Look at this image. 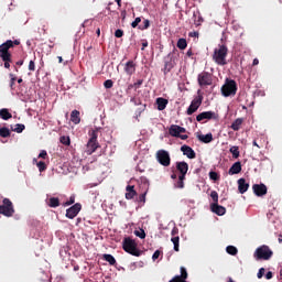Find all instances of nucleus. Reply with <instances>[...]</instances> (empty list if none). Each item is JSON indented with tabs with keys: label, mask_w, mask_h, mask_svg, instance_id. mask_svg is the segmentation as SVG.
I'll return each mask as SVG.
<instances>
[{
	"label": "nucleus",
	"mask_w": 282,
	"mask_h": 282,
	"mask_svg": "<svg viewBox=\"0 0 282 282\" xmlns=\"http://www.w3.org/2000/svg\"><path fill=\"white\" fill-rule=\"evenodd\" d=\"M177 232H180V229H177L176 227H174L171 231L172 237H176L175 235H177Z\"/></svg>",
	"instance_id": "nucleus-58"
},
{
	"label": "nucleus",
	"mask_w": 282,
	"mask_h": 282,
	"mask_svg": "<svg viewBox=\"0 0 282 282\" xmlns=\"http://www.w3.org/2000/svg\"><path fill=\"white\" fill-rule=\"evenodd\" d=\"M149 28H151V21L144 19L143 24H140L138 26V30L144 31V30H149Z\"/></svg>",
	"instance_id": "nucleus-35"
},
{
	"label": "nucleus",
	"mask_w": 282,
	"mask_h": 282,
	"mask_svg": "<svg viewBox=\"0 0 282 282\" xmlns=\"http://www.w3.org/2000/svg\"><path fill=\"white\" fill-rule=\"evenodd\" d=\"M142 83H144V80L143 79H139L137 83L133 84L132 87L134 89H140V86L142 85Z\"/></svg>",
	"instance_id": "nucleus-56"
},
{
	"label": "nucleus",
	"mask_w": 282,
	"mask_h": 282,
	"mask_svg": "<svg viewBox=\"0 0 282 282\" xmlns=\"http://www.w3.org/2000/svg\"><path fill=\"white\" fill-rule=\"evenodd\" d=\"M142 23V18H135L134 21L131 23V28H138Z\"/></svg>",
	"instance_id": "nucleus-48"
},
{
	"label": "nucleus",
	"mask_w": 282,
	"mask_h": 282,
	"mask_svg": "<svg viewBox=\"0 0 282 282\" xmlns=\"http://www.w3.org/2000/svg\"><path fill=\"white\" fill-rule=\"evenodd\" d=\"M82 209L83 205H80V203H76L66 210V217L68 219H74L75 217H77L78 213H80Z\"/></svg>",
	"instance_id": "nucleus-11"
},
{
	"label": "nucleus",
	"mask_w": 282,
	"mask_h": 282,
	"mask_svg": "<svg viewBox=\"0 0 282 282\" xmlns=\"http://www.w3.org/2000/svg\"><path fill=\"white\" fill-rule=\"evenodd\" d=\"M203 100H204V97L202 95L196 96L192 100L189 107L186 110L187 116H193V113H195V111H197V109H199V107H202Z\"/></svg>",
	"instance_id": "nucleus-9"
},
{
	"label": "nucleus",
	"mask_w": 282,
	"mask_h": 282,
	"mask_svg": "<svg viewBox=\"0 0 282 282\" xmlns=\"http://www.w3.org/2000/svg\"><path fill=\"white\" fill-rule=\"evenodd\" d=\"M169 282H186V280L180 278V275H175L172 280H170Z\"/></svg>",
	"instance_id": "nucleus-52"
},
{
	"label": "nucleus",
	"mask_w": 282,
	"mask_h": 282,
	"mask_svg": "<svg viewBox=\"0 0 282 282\" xmlns=\"http://www.w3.org/2000/svg\"><path fill=\"white\" fill-rule=\"evenodd\" d=\"M230 153L232 154V158L237 160L239 158V147L234 145L230 148Z\"/></svg>",
	"instance_id": "nucleus-36"
},
{
	"label": "nucleus",
	"mask_w": 282,
	"mask_h": 282,
	"mask_svg": "<svg viewBox=\"0 0 282 282\" xmlns=\"http://www.w3.org/2000/svg\"><path fill=\"white\" fill-rule=\"evenodd\" d=\"M218 116L214 111H204L196 116L197 122H204V120H217Z\"/></svg>",
	"instance_id": "nucleus-12"
},
{
	"label": "nucleus",
	"mask_w": 282,
	"mask_h": 282,
	"mask_svg": "<svg viewBox=\"0 0 282 282\" xmlns=\"http://www.w3.org/2000/svg\"><path fill=\"white\" fill-rule=\"evenodd\" d=\"M228 56V46L226 44H219L217 48L214 50L213 61L216 65L224 67V65H228V61L226 57Z\"/></svg>",
	"instance_id": "nucleus-2"
},
{
	"label": "nucleus",
	"mask_w": 282,
	"mask_h": 282,
	"mask_svg": "<svg viewBox=\"0 0 282 282\" xmlns=\"http://www.w3.org/2000/svg\"><path fill=\"white\" fill-rule=\"evenodd\" d=\"M197 139L204 144H210V142H213V133L209 132L207 134H198Z\"/></svg>",
	"instance_id": "nucleus-23"
},
{
	"label": "nucleus",
	"mask_w": 282,
	"mask_h": 282,
	"mask_svg": "<svg viewBox=\"0 0 282 282\" xmlns=\"http://www.w3.org/2000/svg\"><path fill=\"white\" fill-rule=\"evenodd\" d=\"M181 279L186 281L188 279V272L186 271V268L181 267V275H178Z\"/></svg>",
	"instance_id": "nucleus-43"
},
{
	"label": "nucleus",
	"mask_w": 282,
	"mask_h": 282,
	"mask_svg": "<svg viewBox=\"0 0 282 282\" xmlns=\"http://www.w3.org/2000/svg\"><path fill=\"white\" fill-rule=\"evenodd\" d=\"M176 47H178V50H186V47H188V43L186 42V39L184 37L178 39L176 43Z\"/></svg>",
	"instance_id": "nucleus-31"
},
{
	"label": "nucleus",
	"mask_w": 282,
	"mask_h": 282,
	"mask_svg": "<svg viewBox=\"0 0 282 282\" xmlns=\"http://www.w3.org/2000/svg\"><path fill=\"white\" fill-rule=\"evenodd\" d=\"M156 160L161 166H171V154L166 150H159L156 152Z\"/></svg>",
	"instance_id": "nucleus-8"
},
{
	"label": "nucleus",
	"mask_w": 282,
	"mask_h": 282,
	"mask_svg": "<svg viewBox=\"0 0 282 282\" xmlns=\"http://www.w3.org/2000/svg\"><path fill=\"white\" fill-rule=\"evenodd\" d=\"M197 80L200 87L213 85V75H210L208 72H203L198 74Z\"/></svg>",
	"instance_id": "nucleus-10"
},
{
	"label": "nucleus",
	"mask_w": 282,
	"mask_h": 282,
	"mask_svg": "<svg viewBox=\"0 0 282 282\" xmlns=\"http://www.w3.org/2000/svg\"><path fill=\"white\" fill-rule=\"evenodd\" d=\"M181 151H182L183 155H186V158H188V160H195L197 158L195 150H193V148H191L188 145H183L181 148Z\"/></svg>",
	"instance_id": "nucleus-16"
},
{
	"label": "nucleus",
	"mask_w": 282,
	"mask_h": 282,
	"mask_svg": "<svg viewBox=\"0 0 282 282\" xmlns=\"http://www.w3.org/2000/svg\"><path fill=\"white\" fill-rule=\"evenodd\" d=\"M178 138L181 140H188V137L186 134H178Z\"/></svg>",
	"instance_id": "nucleus-61"
},
{
	"label": "nucleus",
	"mask_w": 282,
	"mask_h": 282,
	"mask_svg": "<svg viewBox=\"0 0 282 282\" xmlns=\"http://www.w3.org/2000/svg\"><path fill=\"white\" fill-rule=\"evenodd\" d=\"M100 148V143L98 141H88L86 144L85 153L91 155L96 153V151Z\"/></svg>",
	"instance_id": "nucleus-15"
},
{
	"label": "nucleus",
	"mask_w": 282,
	"mask_h": 282,
	"mask_svg": "<svg viewBox=\"0 0 282 282\" xmlns=\"http://www.w3.org/2000/svg\"><path fill=\"white\" fill-rule=\"evenodd\" d=\"M272 254H274V252H272L270 247L265 245L257 248L254 251V258L257 261H270V259H272Z\"/></svg>",
	"instance_id": "nucleus-5"
},
{
	"label": "nucleus",
	"mask_w": 282,
	"mask_h": 282,
	"mask_svg": "<svg viewBox=\"0 0 282 282\" xmlns=\"http://www.w3.org/2000/svg\"><path fill=\"white\" fill-rule=\"evenodd\" d=\"M17 45H21V41L7 40L0 45V58L4 63L6 69H10V64L12 63V53H10V50Z\"/></svg>",
	"instance_id": "nucleus-1"
},
{
	"label": "nucleus",
	"mask_w": 282,
	"mask_h": 282,
	"mask_svg": "<svg viewBox=\"0 0 282 282\" xmlns=\"http://www.w3.org/2000/svg\"><path fill=\"white\" fill-rule=\"evenodd\" d=\"M59 141L62 144H64L65 147H69V144H72V140L69 139V137H61Z\"/></svg>",
	"instance_id": "nucleus-41"
},
{
	"label": "nucleus",
	"mask_w": 282,
	"mask_h": 282,
	"mask_svg": "<svg viewBox=\"0 0 282 282\" xmlns=\"http://www.w3.org/2000/svg\"><path fill=\"white\" fill-rule=\"evenodd\" d=\"M124 72L128 76H133L135 74V63L133 61H129L126 63Z\"/></svg>",
	"instance_id": "nucleus-20"
},
{
	"label": "nucleus",
	"mask_w": 282,
	"mask_h": 282,
	"mask_svg": "<svg viewBox=\"0 0 282 282\" xmlns=\"http://www.w3.org/2000/svg\"><path fill=\"white\" fill-rule=\"evenodd\" d=\"M226 252L228 254H231V257H236V254H237V252H239V250H237V247H235V246H228L226 248Z\"/></svg>",
	"instance_id": "nucleus-34"
},
{
	"label": "nucleus",
	"mask_w": 282,
	"mask_h": 282,
	"mask_svg": "<svg viewBox=\"0 0 282 282\" xmlns=\"http://www.w3.org/2000/svg\"><path fill=\"white\" fill-rule=\"evenodd\" d=\"M115 36H116V39H122V36H124V31H122L120 29L116 30Z\"/></svg>",
	"instance_id": "nucleus-50"
},
{
	"label": "nucleus",
	"mask_w": 282,
	"mask_h": 282,
	"mask_svg": "<svg viewBox=\"0 0 282 282\" xmlns=\"http://www.w3.org/2000/svg\"><path fill=\"white\" fill-rule=\"evenodd\" d=\"M104 261H107L110 265H116V258L109 253L102 256Z\"/></svg>",
	"instance_id": "nucleus-30"
},
{
	"label": "nucleus",
	"mask_w": 282,
	"mask_h": 282,
	"mask_svg": "<svg viewBox=\"0 0 282 282\" xmlns=\"http://www.w3.org/2000/svg\"><path fill=\"white\" fill-rule=\"evenodd\" d=\"M184 180H186V176H178V181L175 183V188H184Z\"/></svg>",
	"instance_id": "nucleus-39"
},
{
	"label": "nucleus",
	"mask_w": 282,
	"mask_h": 282,
	"mask_svg": "<svg viewBox=\"0 0 282 282\" xmlns=\"http://www.w3.org/2000/svg\"><path fill=\"white\" fill-rule=\"evenodd\" d=\"M104 87H105L106 89H111V87H113V80L107 79V80L104 83Z\"/></svg>",
	"instance_id": "nucleus-46"
},
{
	"label": "nucleus",
	"mask_w": 282,
	"mask_h": 282,
	"mask_svg": "<svg viewBox=\"0 0 282 282\" xmlns=\"http://www.w3.org/2000/svg\"><path fill=\"white\" fill-rule=\"evenodd\" d=\"M186 56H188V58H191V56H193V48H189V50L186 52Z\"/></svg>",
	"instance_id": "nucleus-60"
},
{
	"label": "nucleus",
	"mask_w": 282,
	"mask_h": 282,
	"mask_svg": "<svg viewBox=\"0 0 282 282\" xmlns=\"http://www.w3.org/2000/svg\"><path fill=\"white\" fill-rule=\"evenodd\" d=\"M252 144H253V147H257L258 149H261V148L263 147V145H259V144L257 143V140H253Z\"/></svg>",
	"instance_id": "nucleus-62"
},
{
	"label": "nucleus",
	"mask_w": 282,
	"mask_h": 282,
	"mask_svg": "<svg viewBox=\"0 0 282 282\" xmlns=\"http://www.w3.org/2000/svg\"><path fill=\"white\" fill-rule=\"evenodd\" d=\"M160 254H162V251H160V250L154 251V253L152 256V260L156 261V259H160Z\"/></svg>",
	"instance_id": "nucleus-54"
},
{
	"label": "nucleus",
	"mask_w": 282,
	"mask_h": 282,
	"mask_svg": "<svg viewBox=\"0 0 282 282\" xmlns=\"http://www.w3.org/2000/svg\"><path fill=\"white\" fill-rule=\"evenodd\" d=\"M229 175H239V173H241V162H236L231 165V167L229 169Z\"/></svg>",
	"instance_id": "nucleus-21"
},
{
	"label": "nucleus",
	"mask_w": 282,
	"mask_h": 282,
	"mask_svg": "<svg viewBox=\"0 0 282 282\" xmlns=\"http://www.w3.org/2000/svg\"><path fill=\"white\" fill-rule=\"evenodd\" d=\"M220 91L225 98L237 96V82L234 79H226L225 84L220 88Z\"/></svg>",
	"instance_id": "nucleus-4"
},
{
	"label": "nucleus",
	"mask_w": 282,
	"mask_h": 282,
	"mask_svg": "<svg viewBox=\"0 0 282 282\" xmlns=\"http://www.w3.org/2000/svg\"><path fill=\"white\" fill-rule=\"evenodd\" d=\"M88 135H89L88 141L98 142V128L89 130Z\"/></svg>",
	"instance_id": "nucleus-27"
},
{
	"label": "nucleus",
	"mask_w": 282,
	"mask_h": 282,
	"mask_svg": "<svg viewBox=\"0 0 282 282\" xmlns=\"http://www.w3.org/2000/svg\"><path fill=\"white\" fill-rule=\"evenodd\" d=\"M170 135L172 138H178L181 133H186V128L177 126V124H172L169 129Z\"/></svg>",
	"instance_id": "nucleus-13"
},
{
	"label": "nucleus",
	"mask_w": 282,
	"mask_h": 282,
	"mask_svg": "<svg viewBox=\"0 0 282 282\" xmlns=\"http://www.w3.org/2000/svg\"><path fill=\"white\" fill-rule=\"evenodd\" d=\"M138 202H140L141 204H145L147 203V192H144L143 194H141L139 196Z\"/></svg>",
	"instance_id": "nucleus-49"
},
{
	"label": "nucleus",
	"mask_w": 282,
	"mask_h": 282,
	"mask_svg": "<svg viewBox=\"0 0 282 282\" xmlns=\"http://www.w3.org/2000/svg\"><path fill=\"white\" fill-rule=\"evenodd\" d=\"M126 199H133V197H135V195H138V192H135V186L133 185H128L126 187Z\"/></svg>",
	"instance_id": "nucleus-22"
},
{
	"label": "nucleus",
	"mask_w": 282,
	"mask_h": 282,
	"mask_svg": "<svg viewBox=\"0 0 282 282\" xmlns=\"http://www.w3.org/2000/svg\"><path fill=\"white\" fill-rule=\"evenodd\" d=\"M180 56V53L177 51H173L172 53H169L167 56L165 57L164 62V73L169 74L175 65H177V58Z\"/></svg>",
	"instance_id": "nucleus-6"
},
{
	"label": "nucleus",
	"mask_w": 282,
	"mask_h": 282,
	"mask_svg": "<svg viewBox=\"0 0 282 282\" xmlns=\"http://www.w3.org/2000/svg\"><path fill=\"white\" fill-rule=\"evenodd\" d=\"M135 237H139V239H147V232L144 229L134 230Z\"/></svg>",
	"instance_id": "nucleus-38"
},
{
	"label": "nucleus",
	"mask_w": 282,
	"mask_h": 282,
	"mask_svg": "<svg viewBox=\"0 0 282 282\" xmlns=\"http://www.w3.org/2000/svg\"><path fill=\"white\" fill-rule=\"evenodd\" d=\"M36 166H37L40 173H43V171H46V170H47V165H46L45 162H43V161L37 162V163H36Z\"/></svg>",
	"instance_id": "nucleus-42"
},
{
	"label": "nucleus",
	"mask_w": 282,
	"mask_h": 282,
	"mask_svg": "<svg viewBox=\"0 0 282 282\" xmlns=\"http://www.w3.org/2000/svg\"><path fill=\"white\" fill-rule=\"evenodd\" d=\"M48 206L50 208H58V206H61V200L58 197H51L48 199Z\"/></svg>",
	"instance_id": "nucleus-29"
},
{
	"label": "nucleus",
	"mask_w": 282,
	"mask_h": 282,
	"mask_svg": "<svg viewBox=\"0 0 282 282\" xmlns=\"http://www.w3.org/2000/svg\"><path fill=\"white\" fill-rule=\"evenodd\" d=\"M145 47H149V42L145 40L142 42V51H144Z\"/></svg>",
	"instance_id": "nucleus-59"
},
{
	"label": "nucleus",
	"mask_w": 282,
	"mask_h": 282,
	"mask_svg": "<svg viewBox=\"0 0 282 282\" xmlns=\"http://www.w3.org/2000/svg\"><path fill=\"white\" fill-rule=\"evenodd\" d=\"M252 65H259V59L254 58Z\"/></svg>",
	"instance_id": "nucleus-64"
},
{
	"label": "nucleus",
	"mask_w": 282,
	"mask_h": 282,
	"mask_svg": "<svg viewBox=\"0 0 282 282\" xmlns=\"http://www.w3.org/2000/svg\"><path fill=\"white\" fill-rule=\"evenodd\" d=\"M39 158H41L42 160H47V151L42 150L39 154Z\"/></svg>",
	"instance_id": "nucleus-55"
},
{
	"label": "nucleus",
	"mask_w": 282,
	"mask_h": 282,
	"mask_svg": "<svg viewBox=\"0 0 282 282\" xmlns=\"http://www.w3.org/2000/svg\"><path fill=\"white\" fill-rule=\"evenodd\" d=\"M263 274H265V269L260 268L257 274L258 279H263Z\"/></svg>",
	"instance_id": "nucleus-53"
},
{
	"label": "nucleus",
	"mask_w": 282,
	"mask_h": 282,
	"mask_svg": "<svg viewBox=\"0 0 282 282\" xmlns=\"http://www.w3.org/2000/svg\"><path fill=\"white\" fill-rule=\"evenodd\" d=\"M172 243H174L175 252H180V236H174L171 238Z\"/></svg>",
	"instance_id": "nucleus-32"
},
{
	"label": "nucleus",
	"mask_w": 282,
	"mask_h": 282,
	"mask_svg": "<svg viewBox=\"0 0 282 282\" xmlns=\"http://www.w3.org/2000/svg\"><path fill=\"white\" fill-rule=\"evenodd\" d=\"M36 69V65L34 63V59H31L30 63H29V70L30 72H35Z\"/></svg>",
	"instance_id": "nucleus-51"
},
{
	"label": "nucleus",
	"mask_w": 282,
	"mask_h": 282,
	"mask_svg": "<svg viewBox=\"0 0 282 282\" xmlns=\"http://www.w3.org/2000/svg\"><path fill=\"white\" fill-rule=\"evenodd\" d=\"M0 215L4 217H12L14 215V205L10 198H3L2 205H0Z\"/></svg>",
	"instance_id": "nucleus-7"
},
{
	"label": "nucleus",
	"mask_w": 282,
	"mask_h": 282,
	"mask_svg": "<svg viewBox=\"0 0 282 282\" xmlns=\"http://www.w3.org/2000/svg\"><path fill=\"white\" fill-rule=\"evenodd\" d=\"M248 188H250V184H248L246 182V178H239L238 180V191L241 195H243V193L248 192Z\"/></svg>",
	"instance_id": "nucleus-19"
},
{
	"label": "nucleus",
	"mask_w": 282,
	"mask_h": 282,
	"mask_svg": "<svg viewBox=\"0 0 282 282\" xmlns=\"http://www.w3.org/2000/svg\"><path fill=\"white\" fill-rule=\"evenodd\" d=\"M242 124H243V118H238L231 123L230 129H232V131H239Z\"/></svg>",
	"instance_id": "nucleus-26"
},
{
	"label": "nucleus",
	"mask_w": 282,
	"mask_h": 282,
	"mask_svg": "<svg viewBox=\"0 0 282 282\" xmlns=\"http://www.w3.org/2000/svg\"><path fill=\"white\" fill-rule=\"evenodd\" d=\"M11 132L7 127L0 128V138H10Z\"/></svg>",
	"instance_id": "nucleus-33"
},
{
	"label": "nucleus",
	"mask_w": 282,
	"mask_h": 282,
	"mask_svg": "<svg viewBox=\"0 0 282 282\" xmlns=\"http://www.w3.org/2000/svg\"><path fill=\"white\" fill-rule=\"evenodd\" d=\"M11 80H10V88L14 89V83H17V77L14 76V74H10L9 75Z\"/></svg>",
	"instance_id": "nucleus-47"
},
{
	"label": "nucleus",
	"mask_w": 282,
	"mask_h": 282,
	"mask_svg": "<svg viewBox=\"0 0 282 282\" xmlns=\"http://www.w3.org/2000/svg\"><path fill=\"white\" fill-rule=\"evenodd\" d=\"M272 276H274V274L272 273V271L267 272L265 279H267L268 281H270V279H272Z\"/></svg>",
	"instance_id": "nucleus-57"
},
{
	"label": "nucleus",
	"mask_w": 282,
	"mask_h": 282,
	"mask_svg": "<svg viewBox=\"0 0 282 282\" xmlns=\"http://www.w3.org/2000/svg\"><path fill=\"white\" fill-rule=\"evenodd\" d=\"M76 202V196L72 195L69 199L63 204V206H72Z\"/></svg>",
	"instance_id": "nucleus-45"
},
{
	"label": "nucleus",
	"mask_w": 282,
	"mask_h": 282,
	"mask_svg": "<svg viewBox=\"0 0 282 282\" xmlns=\"http://www.w3.org/2000/svg\"><path fill=\"white\" fill-rule=\"evenodd\" d=\"M0 118L2 120H10L12 118V113L7 108L0 109Z\"/></svg>",
	"instance_id": "nucleus-28"
},
{
	"label": "nucleus",
	"mask_w": 282,
	"mask_h": 282,
	"mask_svg": "<svg viewBox=\"0 0 282 282\" xmlns=\"http://www.w3.org/2000/svg\"><path fill=\"white\" fill-rule=\"evenodd\" d=\"M210 197L214 204H219V194L217 193V191H212Z\"/></svg>",
	"instance_id": "nucleus-40"
},
{
	"label": "nucleus",
	"mask_w": 282,
	"mask_h": 282,
	"mask_svg": "<svg viewBox=\"0 0 282 282\" xmlns=\"http://www.w3.org/2000/svg\"><path fill=\"white\" fill-rule=\"evenodd\" d=\"M212 212L221 217L223 215H226V207L220 206L219 203H213L212 204Z\"/></svg>",
	"instance_id": "nucleus-18"
},
{
	"label": "nucleus",
	"mask_w": 282,
	"mask_h": 282,
	"mask_svg": "<svg viewBox=\"0 0 282 282\" xmlns=\"http://www.w3.org/2000/svg\"><path fill=\"white\" fill-rule=\"evenodd\" d=\"M252 189L257 197H263V195H268V187L265 184H254Z\"/></svg>",
	"instance_id": "nucleus-14"
},
{
	"label": "nucleus",
	"mask_w": 282,
	"mask_h": 282,
	"mask_svg": "<svg viewBox=\"0 0 282 282\" xmlns=\"http://www.w3.org/2000/svg\"><path fill=\"white\" fill-rule=\"evenodd\" d=\"M209 180H213L214 182H218L219 174L217 172H209Z\"/></svg>",
	"instance_id": "nucleus-44"
},
{
	"label": "nucleus",
	"mask_w": 282,
	"mask_h": 282,
	"mask_svg": "<svg viewBox=\"0 0 282 282\" xmlns=\"http://www.w3.org/2000/svg\"><path fill=\"white\" fill-rule=\"evenodd\" d=\"M156 105H158L159 111H164V109H166V105H169V99H164L162 97H159L156 99Z\"/></svg>",
	"instance_id": "nucleus-25"
},
{
	"label": "nucleus",
	"mask_w": 282,
	"mask_h": 282,
	"mask_svg": "<svg viewBox=\"0 0 282 282\" xmlns=\"http://www.w3.org/2000/svg\"><path fill=\"white\" fill-rule=\"evenodd\" d=\"M122 248L124 252L132 254V257H140L142 254V251L138 249V242L129 237L123 239Z\"/></svg>",
	"instance_id": "nucleus-3"
},
{
	"label": "nucleus",
	"mask_w": 282,
	"mask_h": 282,
	"mask_svg": "<svg viewBox=\"0 0 282 282\" xmlns=\"http://www.w3.org/2000/svg\"><path fill=\"white\" fill-rule=\"evenodd\" d=\"M70 122H73V124H80V111H78V110L72 111Z\"/></svg>",
	"instance_id": "nucleus-24"
},
{
	"label": "nucleus",
	"mask_w": 282,
	"mask_h": 282,
	"mask_svg": "<svg viewBox=\"0 0 282 282\" xmlns=\"http://www.w3.org/2000/svg\"><path fill=\"white\" fill-rule=\"evenodd\" d=\"M15 65H18V66L21 67V65H23V59L18 61V62L15 63Z\"/></svg>",
	"instance_id": "nucleus-63"
},
{
	"label": "nucleus",
	"mask_w": 282,
	"mask_h": 282,
	"mask_svg": "<svg viewBox=\"0 0 282 282\" xmlns=\"http://www.w3.org/2000/svg\"><path fill=\"white\" fill-rule=\"evenodd\" d=\"M15 133H23L25 131V124L18 123L15 127L12 129Z\"/></svg>",
	"instance_id": "nucleus-37"
},
{
	"label": "nucleus",
	"mask_w": 282,
	"mask_h": 282,
	"mask_svg": "<svg viewBox=\"0 0 282 282\" xmlns=\"http://www.w3.org/2000/svg\"><path fill=\"white\" fill-rule=\"evenodd\" d=\"M176 171H178L180 175L186 177V173H188V163L185 161L176 162Z\"/></svg>",
	"instance_id": "nucleus-17"
}]
</instances>
